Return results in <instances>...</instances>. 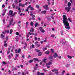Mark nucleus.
<instances>
[{"instance_id":"54","label":"nucleus","mask_w":75,"mask_h":75,"mask_svg":"<svg viewBox=\"0 0 75 75\" xmlns=\"http://www.w3.org/2000/svg\"><path fill=\"white\" fill-rule=\"evenodd\" d=\"M38 38H37V37H35V41H37Z\"/></svg>"},{"instance_id":"46","label":"nucleus","mask_w":75,"mask_h":75,"mask_svg":"<svg viewBox=\"0 0 75 75\" xmlns=\"http://www.w3.org/2000/svg\"><path fill=\"white\" fill-rule=\"evenodd\" d=\"M47 52H45V54H49V52H50L49 51H47Z\"/></svg>"},{"instance_id":"24","label":"nucleus","mask_w":75,"mask_h":75,"mask_svg":"<svg viewBox=\"0 0 75 75\" xmlns=\"http://www.w3.org/2000/svg\"><path fill=\"white\" fill-rule=\"evenodd\" d=\"M18 10L19 11V13H21V8H19L18 9Z\"/></svg>"},{"instance_id":"39","label":"nucleus","mask_w":75,"mask_h":75,"mask_svg":"<svg viewBox=\"0 0 75 75\" xmlns=\"http://www.w3.org/2000/svg\"><path fill=\"white\" fill-rule=\"evenodd\" d=\"M31 7H31V5H29V6H28L27 7V8L28 9V8H31Z\"/></svg>"},{"instance_id":"47","label":"nucleus","mask_w":75,"mask_h":75,"mask_svg":"<svg viewBox=\"0 0 75 75\" xmlns=\"http://www.w3.org/2000/svg\"><path fill=\"white\" fill-rule=\"evenodd\" d=\"M34 69L35 70V71H36V70L37 69V67H34Z\"/></svg>"},{"instance_id":"64","label":"nucleus","mask_w":75,"mask_h":75,"mask_svg":"<svg viewBox=\"0 0 75 75\" xmlns=\"http://www.w3.org/2000/svg\"><path fill=\"white\" fill-rule=\"evenodd\" d=\"M40 73L39 72H37V75H40Z\"/></svg>"},{"instance_id":"63","label":"nucleus","mask_w":75,"mask_h":75,"mask_svg":"<svg viewBox=\"0 0 75 75\" xmlns=\"http://www.w3.org/2000/svg\"><path fill=\"white\" fill-rule=\"evenodd\" d=\"M18 8V6H16L15 7V8L16 9H17V8Z\"/></svg>"},{"instance_id":"7","label":"nucleus","mask_w":75,"mask_h":75,"mask_svg":"<svg viewBox=\"0 0 75 75\" xmlns=\"http://www.w3.org/2000/svg\"><path fill=\"white\" fill-rule=\"evenodd\" d=\"M9 12L10 14V15L11 16V17L13 15V11L11 10H10L9 11Z\"/></svg>"},{"instance_id":"49","label":"nucleus","mask_w":75,"mask_h":75,"mask_svg":"<svg viewBox=\"0 0 75 75\" xmlns=\"http://www.w3.org/2000/svg\"><path fill=\"white\" fill-rule=\"evenodd\" d=\"M16 34L17 35H19V33H18V32H17L16 33Z\"/></svg>"},{"instance_id":"8","label":"nucleus","mask_w":75,"mask_h":75,"mask_svg":"<svg viewBox=\"0 0 75 75\" xmlns=\"http://www.w3.org/2000/svg\"><path fill=\"white\" fill-rule=\"evenodd\" d=\"M53 57L54 58H57V57H58V54H57V53L56 52L54 53L53 54Z\"/></svg>"},{"instance_id":"16","label":"nucleus","mask_w":75,"mask_h":75,"mask_svg":"<svg viewBox=\"0 0 75 75\" xmlns=\"http://www.w3.org/2000/svg\"><path fill=\"white\" fill-rule=\"evenodd\" d=\"M58 71V69H54L52 70V72H54V71Z\"/></svg>"},{"instance_id":"61","label":"nucleus","mask_w":75,"mask_h":75,"mask_svg":"<svg viewBox=\"0 0 75 75\" xmlns=\"http://www.w3.org/2000/svg\"><path fill=\"white\" fill-rule=\"evenodd\" d=\"M22 0H19L18 1L19 3H20L21 2Z\"/></svg>"},{"instance_id":"48","label":"nucleus","mask_w":75,"mask_h":75,"mask_svg":"<svg viewBox=\"0 0 75 75\" xmlns=\"http://www.w3.org/2000/svg\"><path fill=\"white\" fill-rule=\"evenodd\" d=\"M41 45H38V44H37L36 45V46H37V47H40V46Z\"/></svg>"},{"instance_id":"41","label":"nucleus","mask_w":75,"mask_h":75,"mask_svg":"<svg viewBox=\"0 0 75 75\" xmlns=\"http://www.w3.org/2000/svg\"><path fill=\"white\" fill-rule=\"evenodd\" d=\"M2 64L3 65H4V64H7V63L5 62H3Z\"/></svg>"},{"instance_id":"58","label":"nucleus","mask_w":75,"mask_h":75,"mask_svg":"<svg viewBox=\"0 0 75 75\" xmlns=\"http://www.w3.org/2000/svg\"><path fill=\"white\" fill-rule=\"evenodd\" d=\"M51 18L52 19V20H54V16H52L51 17Z\"/></svg>"},{"instance_id":"25","label":"nucleus","mask_w":75,"mask_h":75,"mask_svg":"<svg viewBox=\"0 0 75 75\" xmlns=\"http://www.w3.org/2000/svg\"><path fill=\"white\" fill-rule=\"evenodd\" d=\"M65 70H63L62 72V74H61V75H64V73H65Z\"/></svg>"},{"instance_id":"29","label":"nucleus","mask_w":75,"mask_h":75,"mask_svg":"<svg viewBox=\"0 0 75 75\" xmlns=\"http://www.w3.org/2000/svg\"><path fill=\"white\" fill-rule=\"evenodd\" d=\"M38 56H41L42 55V53L41 52H40L38 53Z\"/></svg>"},{"instance_id":"40","label":"nucleus","mask_w":75,"mask_h":75,"mask_svg":"<svg viewBox=\"0 0 75 75\" xmlns=\"http://www.w3.org/2000/svg\"><path fill=\"white\" fill-rule=\"evenodd\" d=\"M51 51L52 53H54V49H51Z\"/></svg>"},{"instance_id":"44","label":"nucleus","mask_w":75,"mask_h":75,"mask_svg":"<svg viewBox=\"0 0 75 75\" xmlns=\"http://www.w3.org/2000/svg\"><path fill=\"white\" fill-rule=\"evenodd\" d=\"M28 22H26V26L27 27L28 26Z\"/></svg>"},{"instance_id":"2","label":"nucleus","mask_w":75,"mask_h":75,"mask_svg":"<svg viewBox=\"0 0 75 75\" xmlns=\"http://www.w3.org/2000/svg\"><path fill=\"white\" fill-rule=\"evenodd\" d=\"M39 29L40 30V31L41 33H45V30L44 29V28L40 27L39 28Z\"/></svg>"},{"instance_id":"34","label":"nucleus","mask_w":75,"mask_h":75,"mask_svg":"<svg viewBox=\"0 0 75 75\" xmlns=\"http://www.w3.org/2000/svg\"><path fill=\"white\" fill-rule=\"evenodd\" d=\"M47 50V47H45L43 49V51H45Z\"/></svg>"},{"instance_id":"56","label":"nucleus","mask_w":75,"mask_h":75,"mask_svg":"<svg viewBox=\"0 0 75 75\" xmlns=\"http://www.w3.org/2000/svg\"><path fill=\"white\" fill-rule=\"evenodd\" d=\"M30 10H34V8H33V7H32L30 8Z\"/></svg>"},{"instance_id":"43","label":"nucleus","mask_w":75,"mask_h":75,"mask_svg":"<svg viewBox=\"0 0 75 75\" xmlns=\"http://www.w3.org/2000/svg\"><path fill=\"white\" fill-rule=\"evenodd\" d=\"M8 40V36H6V41H7Z\"/></svg>"},{"instance_id":"42","label":"nucleus","mask_w":75,"mask_h":75,"mask_svg":"<svg viewBox=\"0 0 75 75\" xmlns=\"http://www.w3.org/2000/svg\"><path fill=\"white\" fill-rule=\"evenodd\" d=\"M22 58L23 59H24V54H23L22 55Z\"/></svg>"},{"instance_id":"6","label":"nucleus","mask_w":75,"mask_h":75,"mask_svg":"<svg viewBox=\"0 0 75 75\" xmlns=\"http://www.w3.org/2000/svg\"><path fill=\"white\" fill-rule=\"evenodd\" d=\"M15 51H16V53H19L21 52V49L19 48L17 50L15 49Z\"/></svg>"},{"instance_id":"17","label":"nucleus","mask_w":75,"mask_h":75,"mask_svg":"<svg viewBox=\"0 0 75 75\" xmlns=\"http://www.w3.org/2000/svg\"><path fill=\"white\" fill-rule=\"evenodd\" d=\"M16 14H17V12H15L13 14V15L12 16H11V17H14L16 15Z\"/></svg>"},{"instance_id":"19","label":"nucleus","mask_w":75,"mask_h":75,"mask_svg":"<svg viewBox=\"0 0 75 75\" xmlns=\"http://www.w3.org/2000/svg\"><path fill=\"white\" fill-rule=\"evenodd\" d=\"M30 25L31 26H33L34 25V23L32 21L30 22Z\"/></svg>"},{"instance_id":"18","label":"nucleus","mask_w":75,"mask_h":75,"mask_svg":"<svg viewBox=\"0 0 75 75\" xmlns=\"http://www.w3.org/2000/svg\"><path fill=\"white\" fill-rule=\"evenodd\" d=\"M39 23H38L37 22L36 23H35V27H37V25H39Z\"/></svg>"},{"instance_id":"62","label":"nucleus","mask_w":75,"mask_h":75,"mask_svg":"<svg viewBox=\"0 0 75 75\" xmlns=\"http://www.w3.org/2000/svg\"><path fill=\"white\" fill-rule=\"evenodd\" d=\"M10 52V51H7V54H9Z\"/></svg>"},{"instance_id":"38","label":"nucleus","mask_w":75,"mask_h":75,"mask_svg":"<svg viewBox=\"0 0 75 75\" xmlns=\"http://www.w3.org/2000/svg\"><path fill=\"white\" fill-rule=\"evenodd\" d=\"M49 74L50 75H52V72H51V71H50L49 72Z\"/></svg>"},{"instance_id":"9","label":"nucleus","mask_w":75,"mask_h":75,"mask_svg":"<svg viewBox=\"0 0 75 75\" xmlns=\"http://www.w3.org/2000/svg\"><path fill=\"white\" fill-rule=\"evenodd\" d=\"M30 35H32V33L30 32H28V34L27 35H26V37L27 38H28L29 37H30Z\"/></svg>"},{"instance_id":"14","label":"nucleus","mask_w":75,"mask_h":75,"mask_svg":"<svg viewBox=\"0 0 75 75\" xmlns=\"http://www.w3.org/2000/svg\"><path fill=\"white\" fill-rule=\"evenodd\" d=\"M68 7H70V6H71V4L70 2L68 3Z\"/></svg>"},{"instance_id":"13","label":"nucleus","mask_w":75,"mask_h":75,"mask_svg":"<svg viewBox=\"0 0 75 75\" xmlns=\"http://www.w3.org/2000/svg\"><path fill=\"white\" fill-rule=\"evenodd\" d=\"M34 28H32L30 30V32H32V33H33L34 32Z\"/></svg>"},{"instance_id":"50","label":"nucleus","mask_w":75,"mask_h":75,"mask_svg":"<svg viewBox=\"0 0 75 75\" xmlns=\"http://www.w3.org/2000/svg\"><path fill=\"white\" fill-rule=\"evenodd\" d=\"M31 47L33 48H34L35 46L34 45H32Z\"/></svg>"},{"instance_id":"57","label":"nucleus","mask_w":75,"mask_h":75,"mask_svg":"<svg viewBox=\"0 0 75 75\" xmlns=\"http://www.w3.org/2000/svg\"><path fill=\"white\" fill-rule=\"evenodd\" d=\"M52 56H50L49 57V58H50V59H52Z\"/></svg>"},{"instance_id":"31","label":"nucleus","mask_w":75,"mask_h":75,"mask_svg":"<svg viewBox=\"0 0 75 75\" xmlns=\"http://www.w3.org/2000/svg\"><path fill=\"white\" fill-rule=\"evenodd\" d=\"M33 62V60L31 59V60H29V63H32Z\"/></svg>"},{"instance_id":"52","label":"nucleus","mask_w":75,"mask_h":75,"mask_svg":"<svg viewBox=\"0 0 75 75\" xmlns=\"http://www.w3.org/2000/svg\"><path fill=\"white\" fill-rule=\"evenodd\" d=\"M3 23H4V24H5V20H4V19H3Z\"/></svg>"},{"instance_id":"51","label":"nucleus","mask_w":75,"mask_h":75,"mask_svg":"<svg viewBox=\"0 0 75 75\" xmlns=\"http://www.w3.org/2000/svg\"><path fill=\"white\" fill-rule=\"evenodd\" d=\"M64 3L66 4H67V3L68 1H67V0H65V1H64Z\"/></svg>"},{"instance_id":"28","label":"nucleus","mask_w":75,"mask_h":75,"mask_svg":"<svg viewBox=\"0 0 75 75\" xmlns=\"http://www.w3.org/2000/svg\"><path fill=\"white\" fill-rule=\"evenodd\" d=\"M55 73V74H56L57 75H59V72H58V71H56Z\"/></svg>"},{"instance_id":"33","label":"nucleus","mask_w":75,"mask_h":75,"mask_svg":"<svg viewBox=\"0 0 75 75\" xmlns=\"http://www.w3.org/2000/svg\"><path fill=\"white\" fill-rule=\"evenodd\" d=\"M68 20L69 21H70V22L71 23V22H72V20H71V18H68Z\"/></svg>"},{"instance_id":"60","label":"nucleus","mask_w":75,"mask_h":75,"mask_svg":"<svg viewBox=\"0 0 75 75\" xmlns=\"http://www.w3.org/2000/svg\"><path fill=\"white\" fill-rule=\"evenodd\" d=\"M2 7H3V8H4V7H5V5L3 4L2 5Z\"/></svg>"},{"instance_id":"32","label":"nucleus","mask_w":75,"mask_h":75,"mask_svg":"<svg viewBox=\"0 0 75 75\" xmlns=\"http://www.w3.org/2000/svg\"><path fill=\"white\" fill-rule=\"evenodd\" d=\"M19 0H15L14 1V2L15 3H18V1Z\"/></svg>"},{"instance_id":"10","label":"nucleus","mask_w":75,"mask_h":75,"mask_svg":"<svg viewBox=\"0 0 75 75\" xmlns=\"http://www.w3.org/2000/svg\"><path fill=\"white\" fill-rule=\"evenodd\" d=\"M19 6H21V7H24V6H25V4H22L20 3L19 4Z\"/></svg>"},{"instance_id":"35","label":"nucleus","mask_w":75,"mask_h":75,"mask_svg":"<svg viewBox=\"0 0 75 75\" xmlns=\"http://www.w3.org/2000/svg\"><path fill=\"white\" fill-rule=\"evenodd\" d=\"M4 47H7V44L6 43H5L4 44Z\"/></svg>"},{"instance_id":"23","label":"nucleus","mask_w":75,"mask_h":75,"mask_svg":"<svg viewBox=\"0 0 75 75\" xmlns=\"http://www.w3.org/2000/svg\"><path fill=\"white\" fill-rule=\"evenodd\" d=\"M46 61H47V59H44L43 60V62H44V63H46Z\"/></svg>"},{"instance_id":"45","label":"nucleus","mask_w":75,"mask_h":75,"mask_svg":"<svg viewBox=\"0 0 75 75\" xmlns=\"http://www.w3.org/2000/svg\"><path fill=\"white\" fill-rule=\"evenodd\" d=\"M25 74H28V72H27V71H25Z\"/></svg>"},{"instance_id":"4","label":"nucleus","mask_w":75,"mask_h":75,"mask_svg":"<svg viewBox=\"0 0 75 75\" xmlns=\"http://www.w3.org/2000/svg\"><path fill=\"white\" fill-rule=\"evenodd\" d=\"M48 5L46 4H45V6H43L44 8H45L46 10H48Z\"/></svg>"},{"instance_id":"26","label":"nucleus","mask_w":75,"mask_h":75,"mask_svg":"<svg viewBox=\"0 0 75 75\" xmlns=\"http://www.w3.org/2000/svg\"><path fill=\"white\" fill-rule=\"evenodd\" d=\"M16 41H18V38L17 36H16Z\"/></svg>"},{"instance_id":"3","label":"nucleus","mask_w":75,"mask_h":75,"mask_svg":"<svg viewBox=\"0 0 75 75\" xmlns=\"http://www.w3.org/2000/svg\"><path fill=\"white\" fill-rule=\"evenodd\" d=\"M65 10L67 13H68L70 11V10H71V7H68L66 6L65 8Z\"/></svg>"},{"instance_id":"21","label":"nucleus","mask_w":75,"mask_h":75,"mask_svg":"<svg viewBox=\"0 0 75 75\" xmlns=\"http://www.w3.org/2000/svg\"><path fill=\"white\" fill-rule=\"evenodd\" d=\"M41 13L42 14H45L46 13V11H42L41 12Z\"/></svg>"},{"instance_id":"22","label":"nucleus","mask_w":75,"mask_h":75,"mask_svg":"<svg viewBox=\"0 0 75 75\" xmlns=\"http://www.w3.org/2000/svg\"><path fill=\"white\" fill-rule=\"evenodd\" d=\"M13 32V30L12 29H11L10 31L9 34H12V32Z\"/></svg>"},{"instance_id":"36","label":"nucleus","mask_w":75,"mask_h":75,"mask_svg":"<svg viewBox=\"0 0 75 75\" xmlns=\"http://www.w3.org/2000/svg\"><path fill=\"white\" fill-rule=\"evenodd\" d=\"M67 57L69 58V59H71L72 58V57L70 56L69 55L67 56Z\"/></svg>"},{"instance_id":"30","label":"nucleus","mask_w":75,"mask_h":75,"mask_svg":"<svg viewBox=\"0 0 75 75\" xmlns=\"http://www.w3.org/2000/svg\"><path fill=\"white\" fill-rule=\"evenodd\" d=\"M35 51L36 52H40V50L38 49H35Z\"/></svg>"},{"instance_id":"55","label":"nucleus","mask_w":75,"mask_h":75,"mask_svg":"<svg viewBox=\"0 0 75 75\" xmlns=\"http://www.w3.org/2000/svg\"><path fill=\"white\" fill-rule=\"evenodd\" d=\"M45 74L44 73H40V75H44Z\"/></svg>"},{"instance_id":"15","label":"nucleus","mask_w":75,"mask_h":75,"mask_svg":"<svg viewBox=\"0 0 75 75\" xmlns=\"http://www.w3.org/2000/svg\"><path fill=\"white\" fill-rule=\"evenodd\" d=\"M1 38H2L3 39L4 38V35H3L2 34L1 35Z\"/></svg>"},{"instance_id":"59","label":"nucleus","mask_w":75,"mask_h":75,"mask_svg":"<svg viewBox=\"0 0 75 75\" xmlns=\"http://www.w3.org/2000/svg\"><path fill=\"white\" fill-rule=\"evenodd\" d=\"M6 11H7V9L4 10V13H6Z\"/></svg>"},{"instance_id":"11","label":"nucleus","mask_w":75,"mask_h":75,"mask_svg":"<svg viewBox=\"0 0 75 75\" xmlns=\"http://www.w3.org/2000/svg\"><path fill=\"white\" fill-rule=\"evenodd\" d=\"M33 60L35 61H37V62H39V60L37 58H33Z\"/></svg>"},{"instance_id":"20","label":"nucleus","mask_w":75,"mask_h":75,"mask_svg":"<svg viewBox=\"0 0 75 75\" xmlns=\"http://www.w3.org/2000/svg\"><path fill=\"white\" fill-rule=\"evenodd\" d=\"M47 19L48 20H49V21H51V19L50 18V16L47 17Z\"/></svg>"},{"instance_id":"12","label":"nucleus","mask_w":75,"mask_h":75,"mask_svg":"<svg viewBox=\"0 0 75 75\" xmlns=\"http://www.w3.org/2000/svg\"><path fill=\"white\" fill-rule=\"evenodd\" d=\"M13 19H11L9 22V25H11V24L13 23Z\"/></svg>"},{"instance_id":"27","label":"nucleus","mask_w":75,"mask_h":75,"mask_svg":"<svg viewBox=\"0 0 75 75\" xmlns=\"http://www.w3.org/2000/svg\"><path fill=\"white\" fill-rule=\"evenodd\" d=\"M52 64V62H51V61H50L47 64V65H50V64Z\"/></svg>"},{"instance_id":"37","label":"nucleus","mask_w":75,"mask_h":75,"mask_svg":"<svg viewBox=\"0 0 75 75\" xmlns=\"http://www.w3.org/2000/svg\"><path fill=\"white\" fill-rule=\"evenodd\" d=\"M55 37V35H52L50 36L52 38H53V37Z\"/></svg>"},{"instance_id":"5","label":"nucleus","mask_w":75,"mask_h":75,"mask_svg":"<svg viewBox=\"0 0 75 75\" xmlns=\"http://www.w3.org/2000/svg\"><path fill=\"white\" fill-rule=\"evenodd\" d=\"M30 16H32V17H33L31 18L32 20H35V16L34 15H33V13H31L30 14Z\"/></svg>"},{"instance_id":"53","label":"nucleus","mask_w":75,"mask_h":75,"mask_svg":"<svg viewBox=\"0 0 75 75\" xmlns=\"http://www.w3.org/2000/svg\"><path fill=\"white\" fill-rule=\"evenodd\" d=\"M36 6L37 8H38L40 7L39 6H38V5H36Z\"/></svg>"},{"instance_id":"1","label":"nucleus","mask_w":75,"mask_h":75,"mask_svg":"<svg viewBox=\"0 0 75 75\" xmlns=\"http://www.w3.org/2000/svg\"><path fill=\"white\" fill-rule=\"evenodd\" d=\"M63 22L65 28H66V29H67L68 30H70L71 28L70 26H69V23H68L67 17L65 15H63Z\"/></svg>"}]
</instances>
